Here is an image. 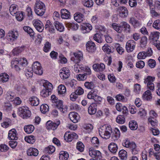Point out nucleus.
Wrapping results in <instances>:
<instances>
[{
	"label": "nucleus",
	"instance_id": "obj_1",
	"mask_svg": "<svg viewBox=\"0 0 160 160\" xmlns=\"http://www.w3.org/2000/svg\"><path fill=\"white\" fill-rule=\"evenodd\" d=\"M28 63L27 59L24 58L19 59L14 58L11 61V66L12 68L14 69L17 71L19 72L23 69Z\"/></svg>",
	"mask_w": 160,
	"mask_h": 160
},
{
	"label": "nucleus",
	"instance_id": "obj_2",
	"mask_svg": "<svg viewBox=\"0 0 160 160\" xmlns=\"http://www.w3.org/2000/svg\"><path fill=\"white\" fill-rule=\"evenodd\" d=\"M73 55L74 57L71 58V60L76 63V64L74 66V71L77 73L80 72L82 71H84V68L77 64L82 59L83 54L82 52L81 51H78L74 52Z\"/></svg>",
	"mask_w": 160,
	"mask_h": 160
},
{
	"label": "nucleus",
	"instance_id": "obj_3",
	"mask_svg": "<svg viewBox=\"0 0 160 160\" xmlns=\"http://www.w3.org/2000/svg\"><path fill=\"white\" fill-rule=\"evenodd\" d=\"M99 135L103 138L108 139L111 137L112 129L111 126L105 124L102 126L98 130Z\"/></svg>",
	"mask_w": 160,
	"mask_h": 160
},
{
	"label": "nucleus",
	"instance_id": "obj_4",
	"mask_svg": "<svg viewBox=\"0 0 160 160\" xmlns=\"http://www.w3.org/2000/svg\"><path fill=\"white\" fill-rule=\"evenodd\" d=\"M52 102L54 103V105L59 109L60 111L63 113L67 112L68 109L67 106L63 105L62 101L58 99V98L54 95H52L51 97Z\"/></svg>",
	"mask_w": 160,
	"mask_h": 160
},
{
	"label": "nucleus",
	"instance_id": "obj_5",
	"mask_svg": "<svg viewBox=\"0 0 160 160\" xmlns=\"http://www.w3.org/2000/svg\"><path fill=\"white\" fill-rule=\"evenodd\" d=\"M34 12L38 16H42L44 14L46 8L44 4L40 1L35 2L34 7Z\"/></svg>",
	"mask_w": 160,
	"mask_h": 160
},
{
	"label": "nucleus",
	"instance_id": "obj_6",
	"mask_svg": "<svg viewBox=\"0 0 160 160\" xmlns=\"http://www.w3.org/2000/svg\"><path fill=\"white\" fill-rule=\"evenodd\" d=\"M18 114L23 118L27 119L30 117L31 112L27 108L20 107L18 109Z\"/></svg>",
	"mask_w": 160,
	"mask_h": 160
},
{
	"label": "nucleus",
	"instance_id": "obj_7",
	"mask_svg": "<svg viewBox=\"0 0 160 160\" xmlns=\"http://www.w3.org/2000/svg\"><path fill=\"white\" fill-rule=\"evenodd\" d=\"M155 80L154 77L148 76L144 79V82L147 85V87L151 90H154V86L153 83Z\"/></svg>",
	"mask_w": 160,
	"mask_h": 160
},
{
	"label": "nucleus",
	"instance_id": "obj_8",
	"mask_svg": "<svg viewBox=\"0 0 160 160\" xmlns=\"http://www.w3.org/2000/svg\"><path fill=\"white\" fill-rule=\"evenodd\" d=\"M19 36L18 32L16 31H10L7 35L8 40L11 42H13L17 40Z\"/></svg>",
	"mask_w": 160,
	"mask_h": 160
},
{
	"label": "nucleus",
	"instance_id": "obj_9",
	"mask_svg": "<svg viewBox=\"0 0 160 160\" xmlns=\"http://www.w3.org/2000/svg\"><path fill=\"white\" fill-rule=\"evenodd\" d=\"M60 123V121L59 120H57L54 122L51 121H49L47 122L46 128L47 129L54 130L57 128Z\"/></svg>",
	"mask_w": 160,
	"mask_h": 160
},
{
	"label": "nucleus",
	"instance_id": "obj_10",
	"mask_svg": "<svg viewBox=\"0 0 160 160\" xmlns=\"http://www.w3.org/2000/svg\"><path fill=\"white\" fill-rule=\"evenodd\" d=\"M33 71L37 74L41 75L42 73V70L40 64L38 62H35L32 65Z\"/></svg>",
	"mask_w": 160,
	"mask_h": 160
},
{
	"label": "nucleus",
	"instance_id": "obj_11",
	"mask_svg": "<svg viewBox=\"0 0 160 160\" xmlns=\"http://www.w3.org/2000/svg\"><path fill=\"white\" fill-rule=\"evenodd\" d=\"M136 43L133 40H128L126 44V50L128 52H132L134 49L136 47Z\"/></svg>",
	"mask_w": 160,
	"mask_h": 160
},
{
	"label": "nucleus",
	"instance_id": "obj_12",
	"mask_svg": "<svg viewBox=\"0 0 160 160\" xmlns=\"http://www.w3.org/2000/svg\"><path fill=\"white\" fill-rule=\"evenodd\" d=\"M33 25L36 30L40 32H42L44 29L42 23L38 19H34L32 21Z\"/></svg>",
	"mask_w": 160,
	"mask_h": 160
},
{
	"label": "nucleus",
	"instance_id": "obj_13",
	"mask_svg": "<svg viewBox=\"0 0 160 160\" xmlns=\"http://www.w3.org/2000/svg\"><path fill=\"white\" fill-rule=\"evenodd\" d=\"M60 76L63 79L67 78L70 75V71L66 68H63L60 71Z\"/></svg>",
	"mask_w": 160,
	"mask_h": 160
},
{
	"label": "nucleus",
	"instance_id": "obj_14",
	"mask_svg": "<svg viewBox=\"0 0 160 160\" xmlns=\"http://www.w3.org/2000/svg\"><path fill=\"white\" fill-rule=\"evenodd\" d=\"M78 136L74 132L69 133V132H66L64 136V139L68 142H71L73 139H77Z\"/></svg>",
	"mask_w": 160,
	"mask_h": 160
},
{
	"label": "nucleus",
	"instance_id": "obj_15",
	"mask_svg": "<svg viewBox=\"0 0 160 160\" xmlns=\"http://www.w3.org/2000/svg\"><path fill=\"white\" fill-rule=\"evenodd\" d=\"M81 29L83 33L89 32L92 29L91 25L88 23H82L81 26Z\"/></svg>",
	"mask_w": 160,
	"mask_h": 160
},
{
	"label": "nucleus",
	"instance_id": "obj_16",
	"mask_svg": "<svg viewBox=\"0 0 160 160\" xmlns=\"http://www.w3.org/2000/svg\"><path fill=\"white\" fill-rule=\"evenodd\" d=\"M89 154L92 158H95L96 159H100L102 158V154L101 152L98 150H96L93 149L89 150Z\"/></svg>",
	"mask_w": 160,
	"mask_h": 160
},
{
	"label": "nucleus",
	"instance_id": "obj_17",
	"mask_svg": "<svg viewBox=\"0 0 160 160\" xmlns=\"http://www.w3.org/2000/svg\"><path fill=\"white\" fill-rule=\"evenodd\" d=\"M28 103L32 106H37L39 103V100L36 97L33 96L29 98Z\"/></svg>",
	"mask_w": 160,
	"mask_h": 160
},
{
	"label": "nucleus",
	"instance_id": "obj_18",
	"mask_svg": "<svg viewBox=\"0 0 160 160\" xmlns=\"http://www.w3.org/2000/svg\"><path fill=\"white\" fill-rule=\"evenodd\" d=\"M118 10L120 16L122 18H126L128 15V11L127 8L124 7H119Z\"/></svg>",
	"mask_w": 160,
	"mask_h": 160
},
{
	"label": "nucleus",
	"instance_id": "obj_19",
	"mask_svg": "<svg viewBox=\"0 0 160 160\" xmlns=\"http://www.w3.org/2000/svg\"><path fill=\"white\" fill-rule=\"evenodd\" d=\"M17 133L15 129H12L9 131L8 138L10 140H17L18 139Z\"/></svg>",
	"mask_w": 160,
	"mask_h": 160
},
{
	"label": "nucleus",
	"instance_id": "obj_20",
	"mask_svg": "<svg viewBox=\"0 0 160 160\" xmlns=\"http://www.w3.org/2000/svg\"><path fill=\"white\" fill-rule=\"evenodd\" d=\"M68 116L71 120L74 123L78 122L79 120V116L78 113L75 112H70Z\"/></svg>",
	"mask_w": 160,
	"mask_h": 160
},
{
	"label": "nucleus",
	"instance_id": "obj_21",
	"mask_svg": "<svg viewBox=\"0 0 160 160\" xmlns=\"http://www.w3.org/2000/svg\"><path fill=\"white\" fill-rule=\"evenodd\" d=\"M93 68L97 72L102 71L105 68V65L103 63H96L94 64L92 66Z\"/></svg>",
	"mask_w": 160,
	"mask_h": 160
},
{
	"label": "nucleus",
	"instance_id": "obj_22",
	"mask_svg": "<svg viewBox=\"0 0 160 160\" xmlns=\"http://www.w3.org/2000/svg\"><path fill=\"white\" fill-rule=\"evenodd\" d=\"M61 15L62 18L63 19H67L70 18V12L66 9H62L61 10Z\"/></svg>",
	"mask_w": 160,
	"mask_h": 160
},
{
	"label": "nucleus",
	"instance_id": "obj_23",
	"mask_svg": "<svg viewBox=\"0 0 160 160\" xmlns=\"http://www.w3.org/2000/svg\"><path fill=\"white\" fill-rule=\"evenodd\" d=\"M98 94V90L97 89H92L87 95V98L89 99H96Z\"/></svg>",
	"mask_w": 160,
	"mask_h": 160
},
{
	"label": "nucleus",
	"instance_id": "obj_24",
	"mask_svg": "<svg viewBox=\"0 0 160 160\" xmlns=\"http://www.w3.org/2000/svg\"><path fill=\"white\" fill-rule=\"evenodd\" d=\"M86 48L89 52H94L96 50L95 44L92 41H89L86 44Z\"/></svg>",
	"mask_w": 160,
	"mask_h": 160
},
{
	"label": "nucleus",
	"instance_id": "obj_25",
	"mask_svg": "<svg viewBox=\"0 0 160 160\" xmlns=\"http://www.w3.org/2000/svg\"><path fill=\"white\" fill-rule=\"evenodd\" d=\"M129 22L133 26L134 28L139 27L141 25V23L134 17H131L130 18Z\"/></svg>",
	"mask_w": 160,
	"mask_h": 160
},
{
	"label": "nucleus",
	"instance_id": "obj_26",
	"mask_svg": "<svg viewBox=\"0 0 160 160\" xmlns=\"http://www.w3.org/2000/svg\"><path fill=\"white\" fill-rule=\"evenodd\" d=\"M97 111V105L95 103L91 104L88 108V112L89 114H95Z\"/></svg>",
	"mask_w": 160,
	"mask_h": 160
},
{
	"label": "nucleus",
	"instance_id": "obj_27",
	"mask_svg": "<svg viewBox=\"0 0 160 160\" xmlns=\"http://www.w3.org/2000/svg\"><path fill=\"white\" fill-rule=\"evenodd\" d=\"M27 154L29 156H37L38 154V151L36 148H30L28 150Z\"/></svg>",
	"mask_w": 160,
	"mask_h": 160
},
{
	"label": "nucleus",
	"instance_id": "obj_28",
	"mask_svg": "<svg viewBox=\"0 0 160 160\" xmlns=\"http://www.w3.org/2000/svg\"><path fill=\"white\" fill-rule=\"evenodd\" d=\"M108 148L111 152L114 153L117 151L118 147L116 143L112 142L108 145Z\"/></svg>",
	"mask_w": 160,
	"mask_h": 160
},
{
	"label": "nucleus",
	"instance_id": "obj_29",
	"mask_svg": "<svg viewBox=\"0 0 160 160\" xmlns=\"http://www.w3.org/2000/svg\"><path fill=\"white\" fill-rule=\"evenodd\" d=\"M16 88L18 93L21 95L24 94L27 92L26 88L22 85L17 86Z\"/></svg>",
	"mask_w": 160,
	"mask_h": 160
},
{
	"label": "nucleus",
	"instance_id": "obj_30",
	"mask_svg": "<svg viewBox=\"0 0 160 160\" xmlns=\"http://www.w3.org/2000/svg\"><path fill=\"white\" fill-rule=\"evenodd\" d=\"M45 29L48 30L50 33H53L55 31L54 27L50 21H47L45 25Z\"/></svg>",
	"mask_w": 160,
	"mask_h": 160
},
{
	"label": "nucleus",
	"instance_id": "obj_31",
	"mask_svg": "<svg viewBox=\"0 0 160 160\" xmlns=\"http://www.w3.org/2000/svg\"><path fill=\"white\" fill-rule=\"evenodd\" d=\"M74 20L78 23H80L84 19L83 15L78 12L74 14Z\"/></svg>",
	"mask_w": 160,
	"mask_h": 160
},
{
	"label": "nucleus",
	"instance_id": "obj_32",
	"mask_svg": "<svg viewBox=\"0 0 160 160\" xmlns=\"http://www.w3.org/2000/svg\"><path fill=\"white\" fill-rule=\"evenodd\" d=\"M112 28L119 33H121L123 31L122 28L121 24L120 25L117 23H113L112 24Z\"/></svg>",
	"mask_w": 160,
	"mask_h": 160
},
{
	"label": "nucleus",
	"instance_id": "obj_33",
	"mask_svg": "<svg viewBox=\"0 0 160 160\" xmlns=\"http://www.w3.org/2000/svg\"><path fill=\"white\" fill-rule=\"evenodd\" d=\"M66 27L72 30H76L78 28V25L77 23L68 22L66 24Z\"/></svg>",
	"mask_w": 160,
	"mask_h": 160
},
{
	"label": "nucleus",
	"instance_id": "obj_34",
	"mask_svg": "<svg viewBox=\"0 0 160 160\" xmlns=\"http://www.w3.org/2000/svg\"><path fill=\"white\" fill-rule=\"evenodd\" d=\"M142 98L144 100H150L152 98V94L150 91L147 90L145 92L142 96Z\"/></svg>",
	"mask_w": 160,
	"mask_h": 160
},
{
	"label": "nucleus",
	"instance_id": "obj_35",
	"mask_svg": "<svg viewBox=\"0 0 160 160\" xmlns=\"http://www.w3.org/2000/svg\"><path fill=\"white\" fill-rule=\"evenodd\" d=\"M32 70L30 67L27 68L24 71L25 73L27 79L31 78L33 76Z\"/></svg>",
	"mask_w": 160,
	"mask_h": 160
},
{
	"label": "nucleus",
	"instance_id": "obj_36",
	"mask_svg": "<svg viewBox=\"0 0 160 160\" xmlns=\"http://www.w3.org/2000/svg\"><path fill=\"white\" fill-rule=\"evenodd\" d=\"M18 6L15 4H13L11 5L9 10L11 14L14 16L18 12Z\"/></svg>",
	"mask_w": 160,
	"mask_h": 160
},
{
	"label": "nucleus",
	"instance_id": "obj_37",
	"mask_svg": "<svg viewBox=\"0 0 160 160\" xmlns=\"http://www.w3.org/2000/svg\"><path fill=\"white\" fill-rule=\"evenodd\" d=\"M69 157V154L66 151H62L60 152L59 158L60 160H67Z\"/></svg>",
	"mask_w": 160,
	"mask_h": 160
},
{
	"label": "nucleus",
	"instance_id": "obj_38",
	"mask_svg": "<svg viewBox=\"0 0 160 160\" xmlns=\"http://www.w3.org/2000/svg\"><path fill=\"white\" fill-rule=\"evenodd\" d=\"M54 25L56 29L58 31L62 32L64 30V28L62 23L59 22L55 21L54 22Z\"/></svg>",
	"mask_w": 160,
	"mask_h": 160
},
{
	"label": "nucleus",
	"instance_id": "obj_39",
	"mask_svg": "<svg viewBox=\"0 0 160 160\" xmlns=\"http://www.w3.org/2000/svg\"><path fill=\"white\" fill-rule=\"evenodd\" d=\"M121 26L122 28H123L124 30L127 32H130L131 29L130 25L126 22H122L120 23Z\"/></svg>",
	"mask_w": 160,
	"mask_h": 160
},
{
	"label": "nucleus",
	"instance_id": "obj_40",
	"mask_svg": "<svg viewBox=\"0 0 160 160\" xmlns=\"http://www.w3.org/2000/svg\"><path fill=\"white\" fill-rule=\"evenodd\" d=\"M66 89L65 86L62 84L59 85L58 87V92L59 95H64L66 93Z\"/></svg>",
	"mask_w": 160,
	"mask_h": 160
},
{
	"label": "nucleus",
	"instance_id": "obj_41",
	"mask_svg": "<svg viewBox=\"0 0 160 160\" xmlns=\"http://www.w3.org/2000/svg\"><path fill=\"white\" fill-rule=\"evenodd\" d=\"M24 30L27 32L31 37H33L34 36L35 33L32 30L31 28L29 26H24L23 28Z\"/></svg>",
	"mask_w": 160,
	"mask_h": 160
},
{
	"label": "nucleus",
	"instance_id": "obj_42",
	"mask_svg": "<svg viewBox=\"0 0 160 160\" xmlns=\"http://www.w3.org/2000/svg\"><path fill=\"white\" fill-rule=\"evenodd\" d=\"M129 126L130 129L132 130L137 129L138 128L137 122L134 120H131L129 123Z\"/></svg>",
	"mask_w": 160,
	"mask_h": 160
},
{
	"label": "nucleus",
	"instance_id": "obj_43",
	"mask_svg": "<svg viewBox=\"0 0 160 160\" xmlns=\"http://www.w3.org/2000/svg\"><path fill=\"white\" fill-rule=\"evenodd\" d=\"M43 86L45 89L50 91L51 92L52 89V84L46 80H44L43 82Z\"/></svg>",
	"mask_w": 160,
	"mask_h": 160
},
{
	"label": "nucleus",
	"instance_id": "obj_44",
	"mask_svg": "<svg viewBox=\"0 0 160 160\" xmlns=\"http://www.w3.org/2000/svg\"><path fill=\"white\" fill-rule=\"evenodd\" d=\"M24 47V46H22L15 48L12 51V54L14 56L18 55L23 50Z\"/></svg>",
	"mask_w": 160,
	"mask_h": 160
},
{
	"label": "nucleus",
	"instance_id": "obj_45",
	"mask_svg": "<svg viewBox=\"0 0 160 160\" xmlns=\"http://www.w3.org/2000/svg\"><path fill=\"white\" fill-rule=\"evenodd\" d=\"M114 132L115 133H113L112 136V138L113 140L115 141L118 140L119 138L120 132L119 130L118 129H116Z\"/></svg>",
	"mask_w": 160,
	"mask_h": 160
},
{
	"label": "nucleus",
	"instance_id": "obj_46",
	"mask_svg": "<svg viewBox=\"0 0 160 160\" xmlns=\"http://www.w3.org/2000/svg\"><path fill=\"white\" fill-rule=\"evenodd\" d=\"M9 78V76L6 73H2L0 75V81L3 82H7Z\"/></svg>",
	"mask_w": 160,
	"mask_h": 160
},
{
	"label": "nucleus",
	"instance_id": "obj_47",
	"mask_svg": "<svg viewBox=\"0 0 160 160\" xmlns=\"http://www.w3.org/2000/svg\"><path fill=\"white\" fill-rule=\"evenodd\" d=\"M129 148L131 149L132 154H136L138 153V151L136 148V144L134 142H131L130 146H129Z\"/></svg>",
	"mask_w": 160,
	"mask_h": 160
},
{
	"label": "nucleus",
	"instance_id": "obj_48",
	"mask_svg": "<svg viewBox=\"0 0 160 160\" xmlns=\"http://www.w3.org/2000/svg\"><path fill=\"white\" fill-rule=\"evenodd\" d=\"M118 155L122 160H126L127 158V152L124 150H120L118 152Z\"/></svg>",
	"mask_w": 160,
	"mask_h": 160
},
{
	"label": "nucleus",
	"instance_id": "obj_49",
	"mask_svg": "<svg viewBox=\"0 0 160 160\" xmlns=\"http://www.w3.org/2000/svg\"><path fill=\"white\" fill-rule=\"evenodd\" d=\"M148 39L146 36H143L142 37L140 40V45L142 48L145 47L147 43Z\"/></svg>",
	"mask_w": 160,
	"mask_h": 160
},
{
	"label": "nucleus",
	"instance_id": "obj_50",
	"mask_svg": "<svg viewBox=\"0 0 160 160\" xmlns=\"http://www.w3.org/2000/svg\"><path fill=\"white\" fill-rule=\"evenodd\" d=\"M24 129L26 132L28 133H30L33 131L34 128L33 126L29 125L25 126Z\"/></svg>",
	"mask_w": 160,
	"mask_h": 160
},
{
	"label": "nucleus",
	"instance_id": "obj_51",
	"mask_svg": "<svg viewBox=\"0 0 160 160\" xmlns=\"http://www.w3.org/2000/svg\"><path fill=\"white\" fill-rule=\"evenodd\" d=\"M25 140L28 143L33 144L35 141V138L34 136L30 135L25 137Z\"/></svg>",
	"mask_w": 160,
	"mask_h": 160
},
{
	"label": "nucleus",
	"instance_id": "obj_52",
	"mask_svg": "<svg viewBox=\"0 0 160 160\" xmlns=\"http://www.w3.org/2000/svg\"><path fill=\"white\" fill-rule=\"evenodd\" d=\"M83 127L87 133L90 132L93 129V126L91 124H85L83 125Z\"/></svg>",
	"mask_w": 160,
	"mask_h": 160
},
{
	"label": "nucleus",
	"instance_id": "obj_53",
	"mask_svg": "<svg viewBox=\"0 0 160 160\" xmlns=\"http://www.w3.org/2000/svg\"><path fill=\"white\" fill-rule=\"evenodd\" d=\"M82 2L84 6L88 8L91 7L93 4L92 0H82Z\"/></svg>",
	"mask_w": 160,
	"mask_h": 160
},
{
	"label": "nucleus",
	"instance_id": "obj_54",
	"mask_svg": "<svg viewBox=\"0 0 160 160\" xmlns=\"http://www.w3.org/2000/svg\"><path fill=\"white\" fill-rule=\"evenodd\" d=\"M160 33L158 32H151V35L152 36L151 38L155 42H157L158 39L159 38Z\"/></svg>",
	"mask_w": 160,
	"mask_h": 160
},
{
	"label": "nucleus",
	"instance_id": "obj_55",
	"mask_svg": "<svg viewBox=\"0 0 160 160\" xmlns=\"http://www.w3.org/2000/svg\"><path fill=\"white\" fill-rule=\"evenodd\" d=\"M55 148L54 146H49L45 148L44 151L46 153L52 154L55 151Z\"/></svg>",
	"mask_w": 160,
	"mask_h": 160
},
{
	"label": "nucleus",
	"instance_id": "obj_56",
	"mask_svg": "<svg viewBox=\"0 0 160 160\" xmlns=\"http://www.w3.org/2000/svg\"><path fill=\"white\" fill-rule=\"evenodd\" d=\"M48 106L46 104L42 105L40 107V110L41 112L43 113H45L49 110Z\"/></svg>",
	"mask_w": 160,
	"mask_h": 160
},
{
	"label": "nucleus",
	"instance_id": "obj_57",
	"mask_svg": "<svg viewBox=\"0 0 160 160\" xmlns=\"http://www.w3.org/2000/svg\"><path fill=\"white\" fill-rule=\"evenodd\" d=\"M76 148L79 151L82 152L84 150V146L82 142H79L77 143Z\"/></svg>",
	"mask_w": 160,
	"mask_h": 160
},
{
	"label": "nucleus",
	"instance_id": "obj_58",
	"mask_svg": "<svg viewBox=\"0 0 160 160\" xmlns=\"http://www.w3.org/2000/svg\"><path fill=\"white\" fill-rule=\"evenodd\" d=\"M26 12L27 13V15L29 19H32L33 18L32 12V9L29 6H28L26 9Z\"/></svg>",
	"mask_w": 160,
	"mask_h": 160
},
{
	"label": "nucleus",
	"instance_id": "obj_59",
	"mask_svg": "<svg viewBox=\"0 0 160 160\" xmlns=\"http://www.w3.org/2000/svg\"><path fill=\"white\" fill-rule=\"evenodd\" d=\"M102 49L104 52L108 54L112 52L111 50V47L107 44H104L102 47Z\"/></svg>",
	"mask_w": 160,
	"mask_h": 160
},
{
	"label": "nucleus",
	"instance_id": "obj_60",
	"mask_svg": "<svg viewBox=\"0 0 160 160\" xmlns=\"http://www.w3.org/2000/svg\"><path fill=\"white\" fill-rule=\"evenodd\" d=\"M141 85L138 83L135 84L134 86V92L136 94H139L141 91Z\"/></svg>",
	"mask_w": 160,
	"mask_h": 160
},
{
	"label": "nucleus",
	"instance_id": "obj_61",
	"mask_svg": "<svg viewBox=\"0 0 160 160\" xmlns=\"http://www.w3.org/2000/svg\"><path fill=\"white\" fill-rule=\"evenodd\" d=\"M51 93V92L50 91L44 89L41 91L40 95L43 97H46L49 96Z\"/></svg>",
	"mask_w": 160,
	"mask_h": 160
},
{
	"label": "nucleus",
	"instance_id": "obj_62",
	"mask_svg": "<svg viewBox=\"0 0 160 160\" xmlns=\"http://www.w3.org/2000/svg\"><path fill=\"white\" fill-rule=\"evenodd\" d=\"M51 48V44L48 42H47L44 44V46L43 48V50L45 52H49Z\"/></svg>",
	"mask_w": 160,
	"mask_h": 160
},
{
	"label": "nucleus",
	"instance_id": "obj_63",
	"mask_svg": "<svg viewBox=\"0 0 160 160\" xmlns=\"http://www.w3.org/2000/svg\"><path fill=\"white\" fill-rule=\"evenodd\" d=\"M116 122L120 124H122L125 122V119L123 115H119L116 118Z\"/></svg>",
	"mask_w": 160,
	"mask_h": 160
},
{
	"label": "nucleus",
	"instance_id": "obj_64",
	"mask_svg": "<svg viewBox=\"0 0 160 160\" xmlns=\"http://www.w3.org/2000/svg\"><path fill=\"white\" fill-rule=\"evenodd\" d=\"M93 39L98 43H101L102 42L101 36L99 33L95 34L93 36Z\"/></svg>",
	"mask_w": 160,
	"mask_h": 160
}]
</instances>
